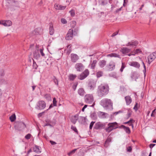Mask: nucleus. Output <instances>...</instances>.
I'll use <instances>...</instances> for the list:
<instances>
[{
	"label": "nucleus",
	"mask_w": 156,
	"mask_h": 156,
	"mask_svg": "<svg viewBox=\"0 0 156 156\" xmlns=\"http://www.w3.org/2000/svg\"><path fill=\"white\" fill-rule=\"evenodd\" d=\"M94 123V122H92L90 125L89 127H93Z\"/></svg>",
	"instance_id": "774afa93"
},
{
	"label": "nucleus",
	"mask_w": 156,
	"mask_h": 156,
	"mask_svg": "<svg viewBox=\"0 0 156 156\" xmlns=\"http://www.w3.org/2000/svg\"><path fill=\"white\" fill-rule=\"evenodd\" d=\"M59 6H60V5L58 4H55L54 5V7L55 9L57 10H59Z\"/></svg>",
	"instance_id": "c03bdc74"
},
{
	"label": "nucleus",
	"mask_w": 156,
	"mask_h": 156,
	"mask_svg": "<svg viewBox=\"0 0 156 156\" xmlns=\"http://www.w3.org/2000/svg\"><path fill=\"white\" fill-rule=\"evenodd\" d=\"M31 136V135L30 134L28 133L25 136V137L26 139L28 140L30 138Z\"/></svg>",
	"instance_id": "a18cd8bd"
},
{
	"label": "nucleus",
	"mask_w": 156,
	"mask_h": 156,
	"mask_svg": "<svg viewBox=\"0 0 156 156\" xmlns=\"http://www.w3.org/2000/svg\"><path fill=\"white\" fill-rule=\"evenodd\" d=\"M127 2H128V0H123V6H126V3Z\"/></svg>",
	"instance_id": "0e129e2a"
},
{
	"label": "nucleus",
	"mask_w": 156,
	"mask_h": 156,
	"mask_svg": "<svg viewBox=\"0 0 156 156\" xmlns=\"http://www.w3.org/2000/svg\"><path fill=\"white\" fill-rule=\"evenodd\" d=\"M33 68L35 69H36L37 68V65L36 63L34 62V61L33 62Z\"/></svg>",
	"instance_id": "09e8293b"
},
{
	"label": "nucleus",
	"mask_w": 156,
	"mask_h": 156,
	"mask_svg": "<svg viewBox=\"0 0 156 156\" xmlns=\"http://www.w3.org/2000/svg\"><path fill=\"white\" fill-rule=\"evenodd\" d=\"M49 34L51 35H53L54 33L53 25L52 23H50L49 24Z\"/></svg>",
	"instance_id": "dca6fc26"
},
{
	"label": "nucleus",
	"mask_w": 156,
	"mask_h": 156,
	"mask_svg": "<svg viewBox=\"0 0 156 156\" xmlns=\"http://www.w3.org/2000/svg\"><path fill=\"white\" fill-rule=\"evenodd\" d=\"M46 107V103L43 101H38L36 105V108L38 110L43 109Z\"/></svg>",
	"instance_id": "39448f33"
},
{
	"label": "nucleus",
	"mask_w": 156,
	"mask_h": 156,
	"mask_svg": "<svg viewBox=\"0 0 156 156\" xmlns=\"http://www.w3.org/2000/svg\"><path fill=\"white\" fill-rule=\"evenodd\" d=\"M70 60L73 63L76 62L79 59V56L76 54L72 53L70 55Z\"/></svg>",
	"instance_id": "9d476101"
},
{
	"label": "nucleus",
	"mask_w": 156,
	"mask_h": 156,
	"mask_svg": "<svg viewBox=\"0 0 156 156\" xmlns=\"http://www.w3.org/2000/svg\"><path fill=\"white\" fill-rule=\"evenodd\" d=\"M77 77L76 75L70 74L69 76V78L70 80H73Z\"/></svg>",
	"instance_id": "473e14b6"
},
{
	"label": "nucleus",
	"mask_w": 156,
	"mask_h": 156,
	"mask_svg": "<svg viewBox=\"0 0 156 156\" xmlns=\"http://www.w3.org/2000/svg\"><path fill=\"white\" fill-rule=\"evenodd\" d=\"M131 49L127 48H123L121 49L122 52L124 54H126L130 51Z\"/></svg>",
	"instance_id": "4be33fe9"
},
{
	"label": "nucleus",
	"mask_w": 156,
	"mask_h": 156,
	"mask_svg": "<svg viewBox=\"0 0 156 156\" xmlns=\"http://www.w3.org/2000/svg\"><path fill=\"white\" fill-rule=\"evenodd\" d=\"M117 5H116L112 4L111 5V10H112L114 8H116Z\"/></svg>",
	"instance_id": "4d7b16f0"
},
{
	"label": "nucleus",
	"mask_w": 156,
	"mask_h": 156,
	"mask_svg": "<svg viewBox=\"0 0 156 156\" xmlns=\"http://www.w3.org/2000/svg\"><path fill=\"white\" fill-rule=\"evenodd\" d=\"M78 116L77 115L72 116L70 117L71 121L73 123L75 124L78 119Z\"/></svg>",
	"instance_id": "a211bd4d"
},
{
	"label": "nucleus",
	"mask_w": 156,
	"mask_h": 156,
	"mask_svg": "<svg viewBox=\"0 0 156 156\" xmlns=\"http://www.w3.org/2000/svg\"><path fill=\"white\" fill-rule=\"evenodd\" d=\"M155 145V144H151L150 145V147L151 149Z\"/></svg>",
	"instance_id": "e2e57ef3"
},
{
	"label": "nucleus",
	"mask_w": 156,
	"mask_h": 156,
	"mask_svg": "<svg viewBox=\"0 0 156 156\" xmlns=\"http://www.w3.org/2000/svg\"><path fill=\"white\" fill-rule=\"evenodd\" d=\"M107 0H99V4L102 5H106L107 4Z\"/></svg>",
	"instance_id": "bb28decb"
},
{
	"label": "nucleus",
	"mask_w": 156,
	"mask_h": 156,
	"mask_svg": "<svg viewBox=\"0 0 156 156\" xmlns=\"http://www.w3.org/2000/svg\"><path fill=\"white\" fill-rule=\"evenodd\" d=\"M61 22L63 24H66L67 23L66 20L64 18H62L61 19Z\"/></svg>",
	"instance_id": "de8ad7c7"
},
{
	"label": "nucleus",
	"mask_w": 156,
	"mask_h": 156,
	"mask_svg": "<svg viewBox=\"0 0 156 156\" xmlns=\"http://www.w3.org/2000/svg\"><path fill=\"white\" fill-rule=\"evenodd\" d=\"M9 119L12 122H14L16 119V116L15 114H13L9 117Z\"/></svg>",
	"instance_id": "2f4dec72"
},
{
	"label": "nucleus",
	"mask_w": 156,
	"mask_h": 156,
	"mask_svg": "<svg viewBox=\"0 0 156 156\" xmlns=\"http://www.w3.org/2000/svg\"><path fill=\"white\" fill-rule=\"evenodd\" d=\"M90 117L93 119H95L97 118V115L96 113L95 112H93L91 113L90 115Z\"/></svg>",
	"instance_id": "c85d7f7f"
},
{
	"label": "nucleus",
	"mask_w": 156,
	"mask_h": 156,
	"mask_svg": "<svg viewBox=\"0 0 156 156\" xmlns=\"http://www.w3.org/2000/svg\"><path fill=\"white\" fill-rule=\"evenodd\" d=\"M69 12L71 16L72 17L74 16L75 15V12L74 10L73 9H72Z\"/></svg>",
	"instance_id": "4c0bfd02"
},
{
	"label": "nucleus",
	"mask_w": 156,
	"mask_h": 156,
	"mask_svg": "<svg viewBox=\"0 0 156 156\" xmlns=\"http://www.w3.org/2000/svg\"><path fill=\"white\" fill-rule=\"evenodd\" d=\"M118 32H116L113 33L112 35L111 36L112 37H113L117 35L118 34Z\"/></svg>",
	"instance_id": "052dcab7"
},
{
	"label": "nucleus",
	"mask_w": 156,
	"mask_h": 156,
	"mask_svg": "<svg viewBox=\"0 0 156 156\" xmlns=\"http://www.w3.org/2000/svg\"><path fill=\"white\" fill-rule=\"evenodd\" d=\"M0 24L2 25L5 26V21L1 20L0 21Z\"/></svg>",
	"instance_id": "8fccbe9b"
},
{
	"label": "nucleus",
	"mask_w": 156,
	"mask_h": 156,
	"mask_svg": "<svg viewBox=\"0 0 156 156\" xmlns=\"http://www.w3.org/2000/svg\"><path fill=\"white\" fill-rule=\"evenodd\" d=\"M109 90V87L108 84H101L98 86L97 94L99 97L102 98L108 93Z\"/></svg>",
	"instance_id": "f257e3e1"
},
{
	"label": "nucleus",
	"mask_w": 156,
	"mask_h": 156,
	"mask_svg": "<svg viewBox=\"0 0 156 156\" xmlns=\"http://www.w3.org/2000/svg\"><path fill=\"white\" fill-rule=\"evenodd\" d=\"M4 70L3 69L1 70L0 71V76L1 77L3 76L4 75Z\"/></svg>",
	"instance_id": "3c124183"
},
{
	"label": "nucleus",
	"mask_w": 156,
	"mask_h": 156,
	"mask_svg": "<svg viewBox=\"0 0 156 156\" xmlns=\"http://www.w3.org/2000/svg\"><path fill=\"white\" fill-rule=\"evenodd\" d=\"M77 149H73V150L71 151L69 153H68V155L69 156H70L71 155H72L73 154H74L75 153Z\"/></svg>",
	"instance_id": "58836bf2"
},
{
	"label": "nucleus",
	"mask_w": 156,
	"mask_h": 156,
	"mask_svg": "<svg viewBox=\"0 0 156 156\" xmlns=\"http://www.w3.org/2000/svg\"><path fill=\"white\" fill-rule=\"evenodd\" d=\"M12 24L11 21L10 20H7L5 21V26H10L12 25Z\"/></svg>",
	"instance_id": "f704fd0d"
},
{
	"label": "nucleus",
	"mask_w": 156,
	"mask_h": 156,
	"mask_svg": "<svg viewBox=\"0 0 156 156\" xmlns=\"http://www.w3.org/2000/svg\"><path fill=\"white\" fill-rule=\"evenodd\" d=\"M71 129L76 133L77 134H78V132L76 129V127H71Z\"/></svg>",
	"instance_id": "6e6d98bb"
},
{
	"label": "nucleus",
	"mask_w": 156,
	"mask_h": 156,
	"mask_svg": "<svg viewBox=\"0 0 156 156\" xmlns=\"http://www.w3.org/2000/svg\"><path fill=\"white\" fill-rule=\"evenodd\" d=\"M111 140L112 138L108 136L105 142L104 145V147H107L109 145V143L111 142Z\"/></svg>",
	"instance_id": "6ab92c4d"
},
{
	"label": "nucleus",
	"mask_w": 156,
	"mask_h": 156,
	"mask_svg": "<svg viewBox=\"0 0 156 156\" xmlns=\"http://www.w3.org/2000/svg\"><path fill=\"white\" fill-rule=\"evenodd\" d=\"M34 58L36 59L40 58V56L39 54V51L38 50H35L33 53Z\"/></svg>",
	"instance_id": "412c9836"
},
{
	"label": "nucleus",
	"mask_w": 156,
	"mask_h": 156,
	"mask_svg": "<svg viewBox=\"0 0 156 156\" xmlns=\"http://www.w3.org/2000/svg\"><path fill=\"white\" fill-rule=\"evenodd\" d=\"M125 63H123V62H122L121 68L124 69L125 68Z\"/></svg>",
	"instance_id": "680f3d73"
},
{
	"label": "nucleus",
	"mask_w": 156,
	"mask_h": 156,
	"mask_svg": "<svg viewBox=\"0 0 156 156\" xmlns=\"http://www.w3.org/2000/svg\"><path fill=\"white\" fill-rule=\"evenodd\" d=\"M97 62V61L96 60H93V62L91 61L89 66H91V68L92 69H94L96 66Z\"/></svg>",
	"instance_id": "b1692460"
},
{
	"label": "nucleus",
	"mask_w": 156,
	"mask_h": 156,
	"mask_svg": "<svg viewBox=\"0 0 156 156\" xmlns=\"http://www.w3.org/2000/svg\"><path fill=\"white\" fill-rule=\"evenodd\" d=\"M44 98L48 101H51V98L49 94H47L45 95Z\"/></svg>",
	"instance_id": "72a5a7b5"
},
{
	"label": "nucleus",
	"mask_w": 156,
	"mask_h": 156,
	"mask_svg": "<svg viewBox=\"0 0 156 156\" xmlns=\"http://www.w3.org/2000/svg\"><path fill=\"white\" fill-rule=\"evenodd\" d=\"M78 94L80 96H83L84 95L85 92L84 89L82 88H80L78 90Z\"/></svg>",
	"instance_id": "393cba45"
},
{
	"label": "nucleus",
	"mask_w": 156,
	"mask_h": 156,
	"mask_svg": "<svg viewBox=\"0 0 156 156\" xmlns=\"http://www.w3.org/2000/svg\"><path fill=\"white\" fill-rule=\"evenodd\" d=\"M75 68L77 71L81 72L84 69V66L81 63H77L75 66Z\"/></svg>",
	"instance_id": "6e6552de"
},
{
	"label": "nucleus",
	"mask_w": 156,
	"mask_h": 156,
	"mask_svg": "<svg viewBox=\"0 0 156 156\" xmlns=\"http://www.w3.org/2000/svg\"><path fill=\"white\" fill-rule=\"evenodd\" d=\"M98 117L100 118H106L108 115L106 113L103 112H98Z\"/></svg>",
	"instance_id": "4468645a"
},
{
	"label": "nucleus",
	"mask_w": 156,
	"mask_h": 156,
	"mask_svg": "<svg viewBox=\"0 0 156 156\" xmlns=\"http://www.w3.org/2000/svg\"><path fill=\"white\" fill-rule=\"evenodd\" d=\"M141 52V50L140 49H136L134 51L135 54H137L139 53H140Z\"/></svg>",
	"instance_id": "49530a36"
},
{
	"label": "nucleus",
	"mask_w": 156,
	"mask_h": 156,
	"mask_svg": "<svg viewBox=\"0 0 156 156\" xmlns=\"http://www.w3.org/2000/svg\"><path fill=\"white\" fill-rule=\"evenodd\" d=\"M106 62L105 60H101L100 61L99 63V65L102 68L104 67L106 65Z\"/></svg>",
	"instance_id": "cd10ccee"
},
{
	"label": "nucleus",
	"mask_w": 156,
	"mask_h": 156,
	"mask_svg": "<svg viewBox=\"0 0 156 156\" xmlns=\"http://www.w3.org/2000/svg\"><path fill=\"white\" fill-rule=\"evenodd\" d=\"M60 6H59V10H64L65 9L66 7V6H62V5H60Z\"/></svg>",
	"instance_id": "5fc2aeb1"
},
{
	"label": "nucleus",
	"mask_w": 156,
	"mask_h": 156,
	"mask_svg": "<svg viewBox=\"0 0 156 156\" xmlns=\"http://www.w3.org/2000/svg\"><path fill=\"white\" fill-rule=\"evenodd\" d=\"M54 81L55 84H56L57 85H58V81L56 79H54Z\"/></svg>",
	"instance_id": "bf43d9fd"
},
{
	"label": "nucleus",
	"mask_w": 156,
	"mask_h": 156,
	"mask_svg": "<svg viewBox=\"0 0 156 156\" xmlns=\"http://www.w3.org/2000/svg\"><path fill=\"white\" fill-rule=\"evenodd\" d=\"M73 36V30L71 29H70L66 36V40H71L72 39Z\"/></svg>",
	"instance_id": "9b49d317"
},
{
	"label": "nucleus",
	"mask_w": 156,
	"mask_h": 156,
	"mask_svg": "<svg viewBox=\"0 0 156 156\" xmlns=\"http://www.w3.org/2000/svg\"><path fill=\"white\" fill-rule=\"evenodd\" d=\"M138 42L137 41H131L130 42H129L128 43L126 44V46H136L138 44Z\"/></svg>",
	"instance_id": "5701e85b"
},
{
	"label": "nucleus",
	"mask_w": 156,
	"mask_h": 156,
	"mask_svg": "<svg viewBox=\"0 0 156 156\" xmlns=\"http://www.w3.org/2000/svg\"><path fill=\"white\" fill-rule=\"evenodd\" d=\"M156 58V51L151 54L147 57L149 64H150Z\"/></svg>",
	"instance_id": "0eeeda50"
},
{
	"label": "nucleus",
	"mask_w": 156,
	"mask_h": 156,
	"mask_svg": "<svg viewBox=\"0 0 156 156\" xmlns=\"http://www.w3.org/2000/svg\"><path fill=\"white\" fill-rule=\"evenodd\" d=\"M7 2L9 5L12 6H16L18 3L15 0H7Z\"/></svg>",
	"instance_id": "f3484780"
},
{
	"label": "nucleus",
	"mask_w": 156,
	"mask_h": 156,
	"mask_svg": "<svg viewBox=\"0 0 156 156\" xmlns=\"http://www.w3.org/2000/svg\"><path fill=\"white\" fill-rule=\"evenodd\" d=\"M122 7H121L120 8L117 9L114 12V13L115 14H116L118 13L119 12L122 10Z\"/></svg>",
	"instance_id": "a19ab883"
},
{
	"label": "nucleus",
	"mask_w": 156,
	"mask_h": 156,
	"mask_svg": "<svg viewBox=\"0 0 156 156\" xmlns=\"http://www.w3.org/2000/svg\"><path fill=\"white\" fill-rule=\"evenodd\" d=\"M89 72L87 69H86L83 72L78 76V78L80 80H83L85 79L89 75Z\"/></svg>",
	"instance_id": "423d86ee"
},
{
	"label": "nucleus",
	"mask_w": 156,
	"mask_h": 156,
	"mask_svg": "<svg viewBox=\"0 0 156 156\" xmlns=\"http://www.w3.org/2000/svg\"><path fill=\"white\" fill-rule=\"evenodd\" d=\"M108 70L109 71H112L115 68V63L113 61H111L110 62L108 66Z\"/></svg>",
	"instance_id": "2eb2a0df"
},
{
	"label": "nucleus",
	"mask_w": 156,
	"mask_h": 156,
	"mask_svg": "<svg viewBox=\"0 0 156 156\" xmlns=\"http://www.w3.org/2000/svg\"><path fill=\"white\" fill-rule=\"evenodd\" d=\"M5 82V80L3 79H2V77L0 78V84H2Z\"/></svg>",
	"instance_id": "864d4df0"
},
{
	"label": "nucleus",
	"mask_w": 156,
	"mask_h": 156,
	"mask_svg": "<svg viewBox=\"0 0 156 156\" xmlns=\"http://www.w3.org/2000/svg\"><path fill=\"white\" fill-rule=\"evenodd\" d=\"M96 81L94 80H90L88 84V88L91 90L94 89L96 86Z\"/></svg>",
	"instance_id": "1a4fd4ad"
},
{
	"label": "nucleus",
	"mask_w": 156,
	"mask_h": 156,
	"mask_svg": "<svg viewBox=\"0 0 156 156\" xmlns=\"http://www.w3.org/2000/svg\"><path fill=\"white\" fill-rule=\"evenodd\" d=\"M71 46L70 45H69L67 46V53L68 54H69L71 51V50L70 49Z\"/></svg>",
	"instance_id": "e433bc0d"
},
{
	"label": "nucleus",
	"mask_w": 156,
	"mask_h": 156,
	"mask_svg": "<svg viewBox=\"0 0 156 156\" xmlns=\"http://www.w3.org/2000/svg\"><path fill=\"white\" fill-rule=\"evenodd\" d=\"M114 127H107L105 129L108 132H111L114 128Z\"/></svg>",
	"instance_id": "ea45409f"
},
{
	"label": "nucleus",
	"mask_w": 156,
	"mask_h": 156,
	"mask_svg": "<svg viewBox=\"0 0 156 156\" xmlns=\"http://www.w3.org/2000/svg\"><path fill=\"white\" fill-rule=\"evenodd\" d=\"M108 125V127H116L117 126V123L116 122L110 123L108 124L102 123L100 122H97L96 124V127H104Z\"/></svg>",
	"instance_id": "20e7f679"
},
{
	"label": "nucleus",
	"mask_w": 156,
	"mask_h": 156,
	"mask_svg": "<svg viewBox=\"0 0 156 156\" xmlns=\"http://www.w3.org/2000/svg\"><path fill=\"white\" fill-rule=\"evenodd\" d=\"M84 100L85 102L88 104H93L90 106L93 107L94 106V102L93 96L92 94H86L84 97Z\"/></svg>",
	"instance_id": "7ed1b4c3"
},
{
	"label": "nucleus",
	"mask_w": 156,
	"mask_h": 156,
	"mask_svg": "<svg viewBox=\"0 0 156 156\" xmlns=\"http://www.w3.org/2000/svg\"><path fill=\"white\" fill-rule=\"evenodd\" d=\"M39 51L42 56H45V54L43 53V50L42 49H40Z\"/></svg>",
	"instance_id": "603ef678"
},
{
	"label": "nucleus",
	"mask_w": 156,
	"mask_h": 156,
	"mask_svg": "<svg viewBox=\"0 0 156 156\" xmlns=\"http://www.w3.org/2000/svg\"><path fill=\"white\" fill-rule=\"evenodd\" d=\"M53 106H57V105H56L57 101H56V99L55 98H54L53 99Z\"/></svg>",
	"instance_id": "37998d69"
},
{
	"label": "nucleus",
	"mask_w": 156,
	"mask_h": 156,
	"mask_svg": "<svg viewBox=\"0 0 156 156\" xmlns=\"http://www.w3.org/2000/svg\"><path fill=\"white\" fill-rule=\"evenodd\" d=\"M41 30V29L40 28H37L34 30L33 33L35 35H37L39 34Z\"/></svg>",
	"instance_id": "7c9ffc66"
},
{
	"label": "nucleus",
	"mask_w": 156,
	"mask_h": 156,
	"mask_svg": "<svg viewBox=\"0 0 156 156\" xmlns=\"http://www.w3.org/2000/svg\"><path fill=\"white\" fill-rule=\"evenodd\" d=\"M135 122L134 120L132 119H130L129 121H127V122H124L123 124H128V125L130 126H132V127H133V123Z\"/></svg>",
	"instance_id": "a878e982"
},
{
	"label": "nucleus",
	"mask_w": 156,
	"mask_h": 156,
	"mask_svg": "<svg viewBox=\"0 0 156 156\" xmlns=\"http://www.w3.org/2000/svg\"><path fill=\"white\" fill-rule=\"evenodd\" d=\"M33 151L37 153H39L41 152V148L39 146L35 145L33 148Z\"/></svg>",
	"instance_id": "ddd939ff"
},
{
	"label": "nucleus",
	"mask_w": 156,
	"mask_h": 156,
	"mask_svg": "<svg viewBox=\"0 0 156 156\" xmlns=\"http://www.w3.org/2000/svg\"><path fill=\"white\" fill-rule=\"evenodd\" d=\"M50 142L52 145H54L56 144L55 142L51 140L50 141Z\"/></svg>",
	"instance_id": "338daca9"
},
{
	"label": "nucleus",
	"mask_w": 156,
	"mask_h": 156,
	"mask_svg": "<svg viewBox=\"0 0 156 156\" xmlns=\"http://www.w3.org/2000/svg\"><path fill=\"white\" fill-rule=\"evenodd\" d=\"M129 64L131 66H133L136 68H139L140 65L139 63L133 61L129 63Z\"/></svg>",
	"instance_id": "f8f14e48"
},
{
	"label": "nucleus",
	"mask_w": 156,
	"mask_h": 156,
	"mask_svg": "<svg viewBox=\"0 0 156 156\" xmlns=\"http://www.w3.org/2000/svg\"><path fill=\"white\" fill-rule=\"evenodd\" d=\"M124 130H125L126 132L128 133L129 134L130 133V130L129 127H122Z\"/></svg>",
	"instance_id": "c9c22d12"
},
{
	"label": "nucleus",
	"mask_w": 156,
	"mask_h": 156,
	"mask_svg": "<svg viewBox=\"0 0 156 156\" xmlns=\"http://www.w3.org/2000/svg\"><path fill=\"white\" fill-rule=\"evenodd\" d=\"M87 105H85L84 106V107L82 109V111L83 112L84 111V110H85V108H87Z\"/></svg>",
	"instance_id": "69168bd1"
},
{
	"label": "nucleus",
	"mask_w": 156,
	"mask_h": 156,
	"mask_svg": "<svg viewBox=\"0 0 156 156\" xmlns=\"http://www.w3.org/2000/svg\"><path fill=\"white\" fill-rule=\"evenodd\" d=\"M102 75V73L101 71L98 72L97 73V77H100Z\"/></svg>",
	"instance_id": "79ce46f5"
},
{
	"label": "nucleus",
	"mask_w": 156,
	"mask_h": 156,
	"mask_svg": "<svg viewBox=\"0 0 156 156\" xmlns=\"http://www.w3.org/2000/svg\"><path fill=\"white\" fill-rule=\"evenodd\" d=\"M125 99L127 105H129L131 103L132 99L130 96H126Z\"/></svg>",
	"instance_id": "aec40b11"
},
{
	"label": "nucleus",
	"mask_w": 156,
	"mask_h": 156,
	"mask_svg": "<svg viewBox=\"0 0 156 156\" xmlns=\"http://www.w3.org/2000/svg\"><path fill=\"white\" fill-rule=\"evenodd\" d=\"M107 57H115L119 58L120 56L118 55L115 53H113L111 54L107 55Z\"/></svg>",
	"instance_id": "c756f323"
},
{
	"label": "nucleus",
	"mask_w": 156,
	"mask_h": 156,
	"mask_svg": "<svg viewBox=\"0 0 156 156\" xmlns=\"http://www.w3.org/2000/svg\"><path fill=\"white\" fill-rule=\"evenodd\" d=\"M100 104L106 109H112L113 103L109 99L105 98L100 101Z\"/></svg>",
	"instance_id": "f03ea898"
},
{
	"label": "nucleus",
	"mask_w": 156,
	"mask_h": 156,
	"mask_svg": "<svg viewBox=\"0 0 156 156\" xmlns=\"http://www.w3.org/2000/svg\"><path fill=\"white\" fill-rule=\"evenodd\" d=\"M137 105H138L137 103H136L135 105L134 106L133 108V109L136 111L138 109L137 107Z\"/></svg>",
	"instance_id": "13d9d810"
}]
</instances>
